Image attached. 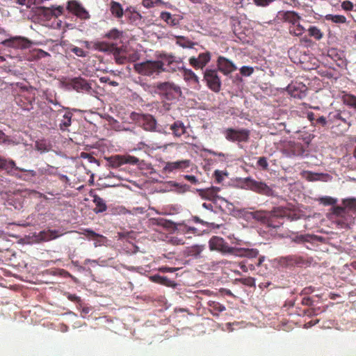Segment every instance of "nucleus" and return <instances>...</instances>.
<instances>
[{
  "label": "nucleus",
  "instance_id": "1",
  "mask_svg": "<svg viewBox=\"0 0 356 356\" xmlns=\"http://www.w3.org/2000/svg\"><path fill=\"white\" fill-rule=\"evenodd\" d=\"M0 168L5 169L8 174L22 179L25 181H30L36 176V172L33 170H25L17 167L13 160L7 161L0 157Z\"/></svg>",
  "mask_w": 356,
  "mask_h": 356
},
{
  "label": "nucleus",
  "instance_id": "2",
  "mask_svg": "<svg viewBox=\"0 0 356 356\" xmlns=\"http://www.w3.org/2000/svg\"><path fill=\"white\" fill-rule=\"evenodd\" d=\"M134 70L139 74L144 76L159 75L165 71L163 67V62L160 60H147V61L135 63L134 65Z\"/></svg>",
  "mask_w": 356,
  "mask_h": 356
},
{
  "label": "nucleus",
  "instance_id": "3",
  "mask_svg": "<svg viewBox=\"0 0 356 356\" xmlns=\"http://www.w3.org/2000/svg\"><path fill=\"white\" fill-rule=\"evenodd\" d=\"M154 93L168 100L178 99L181 95V88L171 82H163L154 88Z\"/></svg>",
  "mask_w": 356,
  "mask_h": 356
},
{
  "label": "nucleus",
  "instance_id": "4",
  "mask_svg": "<svg viewBox=\"0 0 356 356\" xmlns=\"http://www.w3.org/2000/svg\"><path fill=\"white\" fill-rule=\"evenodd\" d=\"M129 118L135 124L142 127L145 131H157L156 120L151 114L134 113L133 111L130 113Z\"/></svg>",
  "mask_w": 356,
  "mask_h": 356
},
{
  "label": "nucleus",
  "instance_id": "5",
  "mask_svg": "<svg viewBox=\"0 0 356 356\" xmlns=\"http://www.w3.org/2000/svg\"><path fill=\"white\" fill-rule=\"evenodd\" d=\"M243 188L251 190L257 193L266 196H272L274 191L264 181H257L251 177H247L241 180Z\"/></svg>",
  "mask_w": 356,
  "mask_h": 356
},
{
  "label": "nucleus",
  "instance_id": "6",
  "mask_svg": "<svg viewBox=\"0 0 356 356\" xmlns=\"http://www.w3.org/2000/svg\"><path fill=\"white\" fill-rule=\"evenodd\" d=\"M282 155L287 158L304 157L305 149L300 143L289 141L284 145L281 149Z\"/></svg>",
  "mask_w": 356,
  "mask_h": 356
},
{
  "label": "nucleus",
  "instance_id": "7",
  "mask_svg": "<svg viewBox=\"0 0 356 356\" xmlns=\"http://www.w3.org/2000/svg\"><path fill=\"white\" fill-rule=\"evenodd\" d=\"M67 89H72L78 92H86L91 94L92 89L91 85L85 79L81 76L74 77L65 83Z\"/></svg>",
  "mask_w": 356,
  "mask_h": 356
},
{
  "label": "nucleus",
  "instance_id": "8",
  "mask_svg": "<svg viewBox=\"0 0 356 356\" xmlns=\"http://www.w3.org/2000/svg\"><path fill=\"white\" fill-rule=\"evenodd\" d=\"M65 10L81 20H87L90 17L88 11L78 0L67 1Z\"/></svg>",
  "mask_w": 356,
  "mask_h": 356
},
{
  "label": "nucleus",
  "instance_id": "9",
  "mask_svg": "<svg viewBox=\"0 0 356 356\" xmlns=\"http://www.w3.org/2000/svg\"><path fill=\"white\" fill-rule=\"evenodd\" d=\"M334 215L336 216L334 222L341 229L349 227L354 220V217L341 207H337L334 209Z\"/></svg>",
  "mask_w": 356,
  "mask_h": 356
},
{
  "label": "nucleus",
  "instance_id": "10",
  "mask_svg": "<svg viewBox=\"0 0 356 356\" xmlns=\"http://www.w3.org/2000/svg\"><path fill=\"white\" fill-rule=\"evenodd\" d=\"M209 249L211 251L220 252L222 254H234L236 252V248L229 247L224 239L219 236H213L209 241Z\"/></svg>",
  "mask_w": 356,
  "mask_h": 356
},
{
  "label": "nucleus",
  "instance_id": "11",
  "mask_svg": "<svg viewBox=\"0 0 356 356\" xmlns=\"http://www.w3.org/2000/svg\"><path fill=\"white\" fill-rule=\"evenodd\" d=\"M224 136L229 141L245 142L250 138V131L246 129H234L228 128L224 131Z\"/></svg>",
  "mask_w": 356,
  "mask_h": 356
},
{
  "label": "nucleus",
  "instance_id": "12",
  "mask_svg": "<svg viewBox=\"0 0 356 356\" xmlns=\"http://www.w3.org/2000/svg\"><path fill=\"white\" fill-rule=\"evenodd\" d=\"M204 79L207 81V86L215 92H218L221 88V81L218 76V72L213 70H207L204 72Z\"/></svg>",
  "mask_w": 356,
  "mask_h": 356
},
{
  "label": "nucleus",
  "instance_id": "13",
  "mask_svg": "<svg viewBox=\"0 0 356 356\" xmlns=\"http://www.w3.org/2000/svg\"><path fill=\"white\" fill-rule=\"evenodd\" d=\"M220 190L218 187H211L207 189H197V192L202 199L208 200L213 204H216L218 200L225 201L223 198L218 195Z\"/></svg>",
  "mask_w": 356,
  "mask_h": 356
},
{
  "label": "nucleus",
  "instance_id": "14",
  "mask_svg": "<svg viewBox=\"0 0 356 356\" xmlns=\"http://www.w3.org/2000/svg\"><path fill=\"white\" fill-rule=\"evenodd\" d=\"M289 94L297 99H303L307 96V87L302 83H291L287 87Z\"/></svg>",
  "mask_w": 356,
  "mask_h": 356
},
{
  "label": "nucleus",
  "instance_id": "15",
  "mask_svg": "<svg viewBox=\"0 0 356 356\" xmlns=\"http://www.w3.org/2000/svg\"><path fill=\"white\" fill-rule=\"evenodd\" d=\"M211 60V54L209 51L201 53L197 58L192 57L188 62L191 65L196 69H202Z\"/></svg>",
  "mask_w": 356,
  "mask_h": 356
},
{
  "label": "nucleus",
  "instance_id": "16",
  "mask_svg": "<svg viewBox=\"0 0 356 356\" xmlns=\"http://www.w3.org/2000/svg\"><path fill=\"white\" fill-rule=\"evenodd\" d=\"M1 43L6 47L11 48H28L30 42L28 39L19 36L10 38Z\"/></svg>",
  "mask_w": 356,
  "mask_h": 356
},
{
  "label": "nucleus",
  "instance_id": "17",
  "mask_svg": "<svg viewBox=\"0 0 356 356\" xmlns=\"http://www.w3.org/2000/svg\"><path fill=\"white\" fill-rule=\"evenodd\" d=\"M24 198L21 192H16L8 195L6 204L13 207L17 210L23 207Z\"/></svg>",
  "mask_w": 356,
  "mask_h": 356
},
{
  "label": "nucleus",
  "instance_id": "18",
  "mask_svg": "<svg viewBox=\"0 0 356 356\" xmlns=\"http://www.w3.org/2000/svg\"><path fill=\"white\" fill-rule=\"evenodd\" d=\"M190 165L189 160H181L174 162H168L164 168H163V170L167 173H170L174 171H177L179 170H183L188 168Z\"/></svg>",
  "mask_w": 356,
  "mask_h": 356
},
{
  "label": "nucleus",
  "instance_id": "19",
  "mask_svg": "<svg viewBox=\"0 0 356 356\" xmlns=\"http://www.w3.org/2000/svg\"><path fill=\"white\" fill-rule=\"evenodd\" d=\"M217 65H218L219 70L224 74H228V73H232L236 70V67L233 62L222 56L219 57L217 60Z\"/></svg>",
  "mask_w": 356,
  "mask_h": 356
},
{
  "label": "nucleus",
  "instance_id": "20",
  "mask_svg": "<svg viewBox=\"0 0 356 356\" xmlns=\"http://www.w3.org/2000/svg\"><path fill=\"white\" fill-rule=\"evenodd\" d=\"M151 220L153 225L161 227L167 230H179L178 225L170 220L159 217L153 218Z\"/></svg>",
  "mask_w": 356,
  "mask_h": 356
},
{
  "label": "nucleus",
  "instance_id": "21",
  "mask_svg": "<svg viewBox=\"0 0 356 356\" xmlns=\"http://www.w3.org/2000/svg\"><path fill=\"white\" fill-rule=\"evenodd\" d=\"M62 235L63 234L59 233V232L56 229H47L39 232L38 238L42 241H49L54 240Z\"/></svg>",
  "mask_w": 356,
  "mask_h": 356
},
{
  "label": "nucleus",
  "instance_id": "22",
  "mask_svg": "<svg viewBox=\"0 0 356 356\" xmlns=\"http://www.w3.org/2000/svg\"><path fill=\"white\" fill-rule=\"evenodd\" d=\"M282 262L286 266H300L304 264L303 257L298 254H289L281 258Z\"/></svg>",
  "mask_w": 356,
  "mask_h": 356
},
{
  "label": "nucleus",
  "instance_id": "23",
  "mask_svg": "<svg viewBox=\"0 0 356 356\" xmlns=\"http://www.w3.org/2000/svg\"><path fill=\"white\" fill-rule=\"evenodd\" d=\"M160 19L171 27H176L180 23V19L178 16L172 15L168 11H163L161 13Z\"/></svg>",
  "mask_w": 356,
  "mask_h": 356
},
{
  "label": "nucleus",
  "instance_id": "24",
  "mask_svg": "<svg viewBox=\"0 0 356 356\" xmlns=\"http://www.w3.org/2000/svg\"><path fill=\"white\" fill-rule=\"evenodd\" d=\"M110 10L114 17L120 19L125 15V10L121 4L117 1H111L110 3Z\"/></svg>",
  "mask_w": 356,
  "mask_h": 356
},
{
  "label": "nucleus",
  "instance_id": "25",
  "mask_svg": "<svg viewBox=\"0 0 356 356\" xmlns=\"http://www.w3.org/2000/svg\"><path fill=\"white\" fill-rule=\"evenodd\" d=\"M170 129L172 132V135L175 138H180L186 133V127L184 123L177 120L170 125Z\"/></svg>",
  "mask_w": 356,
  "mask_h": 356
},
{
  "label": "nucleus",
  "instance_id": "26",
  "mask_svg": "<svg viewBox=\"0 0 356 356\" xmlns=\"http://www.w3.org/2000/svg\"><path fill=\"white\" fill-rule=\"evenodd\" d=\"M64 110L65 112L63 115V119L60 120L59 125L62 131H66L67 127H70L72 124V113L70 112L69 108H64Z\"/></svg>",
  "mask_w": 356,
  "mask_h": 356
},
{
  "label": "nucleus",
  "instance_id": "27",
  "mask_svg": "<svg viewBox=\"0 0 356 356\" xmlns=\"http://www.w3.org/2000/svg\"><path fill=\"white\" fill-rule=\"evenodd\" d=\"M280 15L284 20V22H288L291 24V25L294 24L295 23L300 22V17L294 11H285L280 13Z\"/></svg>",
  "mask_w": 356,
  "mask_h": 356
},
{
  "label": "nucleus",
  "instance_id": "28",
  "mask_svg": "<svg viewBox=\"0 0 356 356\" xmlns=\"http://www.w3.org/2000/svg\"><path fill=\"white\" fill-rule=\"evenodd\" d=\"M234 255H238L242 257H246L250 259L255 258L259 255V252L257 249H236Z\"/></svg>",
  "mask_w": 356,
  "mask_h": 356
},
{
  "label": "nucleus",
  "instance_id": "29",
  "mask_svg": "<svg viewBox=\"0 0 356 356\" xmlns=\"http://www.w3.org/2000/svg\"><path fill=\"white\" fill-rule=\"evenodd\" d=\"M92 202L96 205V207L93 209V211L96 213H103L107 209L104 200L97 195L92 196Z\"/></svg>",
  "mask_w": 356,
  "mask_h": 356
},
{
  "label": "nucleus",
  "instance_id": "30",
  "mask_svg": "<svg viewBox=\"0 0 356 356\" xmlns=\"http://www.w3.org/2000/svg\"><path fill=\"white\" fill-rule=\"evenodd\" d=\"M125 15L128 17L131 23L138 24L142 19L141 15L134 8L129 7L125 10Z\"/></svg>",
  "mask_w": 356,
  "mask_h": 356
},
{
  "label": "nucleus",
  "instance_id": "31",
  "mask_svg": "<svg viewBox=\"0 0 356 356\" xmlns=\"http://www.w3.org/2000/svg\"><path fill=\"white\" fill-rule=\"evenodd\" d=\"M38 172L41 175L56 176L58 175V168L49 164H44L38 168Z\"/></svg>",
  "mask_w": 356,
  "mask_h": 356
},
{
  "label": "nucleus",
  "instance_id": "32",
  "mask_svg": "<svg viewBox=\"0 0 356 356\" xmlns=\"http://www.w3.org/2000/svg\"><path fill=\"white\" fill-rule=\"evenodd\" d=\"M250 214L254 220L264 224H268V218L270 216L268 212L261 210L251 212Z\"/></svg>",
  "mask_w": 356,
  "mask_h": 356
},
{
  "label": "nucleus",
  "instance_id": "33",
  "mask_svg": "<svg viewBox=\"0 0 356 356\" xmlns=\"http://www.w3.org/2000/svg\"><path fill=\"white\" fill-rule=\"evenodd\" d=\"M214 204L215 203H213V202H211V203H202V207L204 208L206 210H207V212L203 213L202 214V216L203 218H204L207 220H213L214 218L216 213H218L213 209Z\"/></svg>",
  "mask_w": 356,
  "mask_h": 356
},
{
  "label": "nucleus",
  "instance_id": "34",
  "mask_svg": "<svg viewBox=\"0 0 356 356\" xmlns=\"http://www.w3.org/2000/svg\"><path fill=\"white\" fill-rule=\"evenodd\" d=\"M107 165L112 168H118L124 164V156L115 155L111 157L106 158Z\"/></svg>",
  "mask_w": 356,
  "mask_h": 356
},
{
  "label": "nucleus",
  "instance_id": "35",
  "mask_svg": "<svg viewBox=\"0 0 356 356\" xmlns=\"http://www.w3.org/2000/svg\"><path fill=\"white\" fill-rule=\"evenodd\" d=\"M175 38H177V42H175V43L182 48H194L197 44L185 36L177 35L175 36Z\"/></svg>",
  "mask_w": 356,
  "mask_h": 356
},
{
  "label": "nucleus",
  "instance_id": "36",
  "mask_svg": "<svg viewBox=\"0 0 356 356\" xmlns=\"http://www.w3.org/2000/svg\"><path fill=\"white\" fill-rule=\"evenodd\" d=\"M289 33L293 35L300 36L302 35L305 31V28L300 24V21H298L293 25H290Z\"/></svg>",
  "mask_w": 356,
  "mask_h": 356
},
{
  "label": "nucleus",
  "instance_id": "37",
  "mask_svg": "<svg viewBox=\"0 0 356 356\" xmlns=\"http://www.w3.org/2000/svg\"><path fill=\"white\" fill-rule=\"evenodd\" d=\"M65 10L63 6H51L50 8H44V13L47 15H52L56 17L60 16Z\"/></svg>",
  "mask_w": 356,
  "mask_h": 356
},
{
  "label": "nucleus",
  "instance_id": "38",
  "mask_svg": "<svg viewBox=\"0 0 356 356\" xmlns=\"http://www.w3.org/2000/svg\"><path fill=\"white\" fill-rule=\"evenodd\" d=\"M321 238V236L305 234L296 236L293 239V241H295L296 243H305V241H306L307 243H310V241H320Z\"/></svg>",
  "mask_w": 356,
  "mask_h": 356
},
{
  "label": "nucleus",
  "instance_id": "39",
  "mask_svg": "<svg viewBox=\"0 0 356 356\" xmlns=\"http://www.w3.org/2000/svg\"><path fill=\"white\" fill-rule=\"evenodd\" d=\"M328 118L331 123H337L338 121L346 122V119L343 118L341 111H333L329 113Z\"/></svg>",
  "mask_w": 356,
  "mask_h": 356
},
{
  "label": "nucleus",
  "instance_id": "40",
  "mask_svg": "<svg viewBox=\"0 0 356 356\" xmlns=\"http://www.w3.org/2000/svg\"><path fill=\"white\" fill-rule=\"evenodd\" d=\"M343 204L346 210L356 212V198H348L343 200Z\"/></svg>",
  "mask_w": 356,
  "mask_h": 356
},
{
  "label": "nucleus",
  "instance_id": "41",
  "mask_svg": "<svg viewBox=\"0 0 356 356\" xmlns=\"http://www.w3.org/2000/svg\"><path fill=\"white\" fill-rule=\"evenodd\" d=\"M325 19L327 21L332 22L333 23H339L342 24L346 22V18L343 15H327L325 17Z\"/></svg>",
  "mask_w": 356,
  "mask_h": 356
},
{
  "label": "nucleus",
  "instance_id": "42",
  "mask_svg": "<svg viewBox=\"0 0 356 356\" xmlns=\"http://www.w3.org/2000/svg\"><path fill=\"white\" fill-rule=\"evenodd\" d=\"M308 33L311 37L314 38L316 40H320L323 37V33L321 30L316 26H310L308 28Z\"/></svg>",
  "mask_w": 356,
  "mask_h": 356
},
{
  "label": "nucleus",
  "instance_id": "43",
  "mask_svg": "<svg viewBox=\"0 0 356 356\" xmlns=\"http://www.w3.org/2000/svg\"><path fill=\"white\" fill-rule=\"evenodd\" d=\"M343 102L346 105L356 110V96L346 95L343 97Z\"/></svg>",
  "mask_w": 356,
  "mask_h": 356
},
{
  "label": "nucleus",
  "instance_id": "44",
  "mask_svg": "<svg viewBox=\"0 0 356 356\" xmlns=\"http://www.w3.org/2000/svg\"><path fill=\"white\" fill-rule=\"evenodd\" d=\"M143 6L146 8H151L159 5H163L165 3L161 0H143Z\"/></svg>",
  "mask_w": 356,
  "mask_h": 356
},
{
  "label": "nucleus",
  "instance_id": "45",
  "mask_svg": "<svg viewBox=\"0 0 356 356\" xmlns=\"http://www.w3.org/2000/svg\"><path fill=\"white\" fill-rule=\"evenodd\" d=\"M169 147H172L179 149L181 147V144L172 142L165 143L164 145H161L159 146L157 148L162 151L163 152H165V151H167Z\"/></svg>",
  "mask_w": 356,
  "mask_h": 356
},
{
  "label": "nucleus",
  "instance_id": "46",
  "mask_svg": "<svg viewBox=\"0 0 356 356\" xmlns=\"http://www.w3.org/2000/svg\"><path fill=\"white\" fill-rule=\"evenodd\" d=\"M227 177V172L224 171H220L219 170H215L213 172V177L217 183H221L224 178Z\"/></svg>",
  "mask_w": 356,
  "mask_h": 356
},
{
  "label": "nucleus",
  "instance_id": "47",
  "mask_svg": "<svg viewBox=\"0 0 356 356\" xmlns=\"http://www.w3.org/2000/svg\"><path fill=\"white\" fill-rule=\"evenodd\" d=\"M122 35V32L118 31L116 29H113L111 30L108 33H107L105 35V37L107 38L111 39V40H116L120 38V37Z\"/></svg>",
  "mask_w": 356,
  "mask_h": 356
},
{
  "label": "nucleus",
  "instance_id": "48",
  "mask_svg": "<svg viewBox=\"0 0 356 356\" xmlns=\"http://www.w3.org/2000/svg\"><path fill=\"white\" fill-rule=\"evenodd\" d=\"M318 202L323 205H333L337 202V200L330 196L319 197Z\"/></svg>",
  "mask_w": 356,
  "mask_h": 356
},
{
  "label": "nucleus",
  "instance_id": "49",
  "mask_svg": "<svg viewBox=\"0 0 356 356\" xmlns=\"http://www.w3.org/2000/svg\"><path fill=\"white\" fill-rule=\"evenodd\" d=\"M83 234H84L88 239H95L98 236H100L101 234L95 232L92 229H89V228H86L83 229Z\"/></svg>",
  "mask_w": 356,
  "mask_h": 356
},
{
  "label": "nucleus",
  "instance_id": "50",
  "mask_svg": "<svg viewBox=\"0 0 356 356\" xmlns=\"http://www.w3.org/2000/svg\"><path fill=\"white\" fill-rule=\"evenodd\" d=\"M71 51L78 57L85 58L87 56V53L81 47L72 46L71 47Z\"/></svg>",
  "mask_w": 356,
  "mask_h": 356
},
{
  "label": "nucleus",
  "instance_id": "51",
  "mask_svg": "<svg viewBox=\"0 0 356 356\" xmlns=\"http://www.w3.org/2000/svg\"><path fill=\"white\" fill-rule=\"evenodd\" d=\"M81 157L82 159H87L90 163H97L99 165L98 160L88 152H81Z\"/></svg>",
  "mask_w": 356,
  "mask_h": 356
},
{
  "label": "nucleus",
  "instance_id": "52",
  "mask_svg": "<svg viewBox=\"0 0 356 356\" xmlns=\"http://www.w3.org/2000/svg\"><path fill=\"white\" fill-rule=\"evenodd\" d=\"M114 57H115V62L119 64H123L127 60L126 56H124L123 55H120L118 48L115 49V51L114 52Z\"/></svg>",
  "mask_w": 356,
  "mask_h": 356
},
{
  "label": "nucleus",
  "instance_id": "53",
  "mask_svg": "<svg viewBox=\"0 0 356 356\" xmlns=\"http://www.w3.org/2000/svg\"><path fill=\"white\" fill-rule=\"evenodd\" d=\"M139 163V159L134 156L127 155L124 156V164L137 165Z\"/></svg>",
  "mask_w": 356,
  "mask_h": 356
},
{
  "label": "nucleus",
  "instance_id": "54",
  "mask_svg": "<svg viewBox=\"0 0 356 356\" xmlns=\"http://www.w3.org/2000/svg\"><path fill=\"white\" fill-rule=\"evenodd\" d=\"M257 167L261 168L263 170H267L268 166L267 159L265 156L259 157V159H257Z\"/></svg>",
  "mask_w": 356,
  "mask_h": 356
},
{
  "label": "nucleus",
  "instance_id": "55",
  "mask_svg": "<svg viewBox=\"0 0 356 356\" xmlns=\"http://www.w3.org/2000/svg\"><path fill=\"white\" fill-rule=\"evenodd\" d=\"M253 72H254V69L250 66L245 65V66H242L240 68V73L243 76H250L252 74Z\"/></svg>",
  "mask_w": 356,
  "mask_h": 356
},
{
  "label": "nucleus",
  "instance_id": "56",
  "mask_svg": "<svg viewBox=\"0 0 356 356\" xmlns=\"http://www.w3.org/2000/svg\"><path fill=\"white\" fill-rule=\"evenodd\" d=\"M274 0H253L254 3L257 6L265 7L267 6L270 3Z\"/></svg>",
  "mask_w": 356,
  "mask_h": 356
},
{
  "label": "nucleus",
  "instance_id": "57",
  "mask_svg": "<svg viewBox=\"0 0 356 356\" xmlns=\"http://www.w3.org/2000/svg\"><path fill=\"white\" fill-rule=\"evenodd\" d=\"M328 122H330L329 121V119L327 120L323 116H320L316 119V122H315V124H320L321 126H326V124H328Z\"/></svg>",
  "mask_w": 356,
  "mask_h": 356
},
{
  "label": "nucleus",
  "instance_id": "58",
  "mask_svg": "<svg viewBox=\"0 0 356 356\" xmlns=\"http://www.w3.org/2000/svg\"><path fill=\"white\" fill-rule=\"evenodd\" d=\"M240 282L245 285H248L249 286H252L254 285V279L252 277H248L245 279H241L240 280Z\"/></svg>",
  "mask_w": 356,
  "mask_h": 356
},
{
  "label": "nucleus",
  "instance_id": "59",
  "mask_svg": "<svg viewBox=\"0 0 356 356\" xmlns=\"http://www.w3.org/2000/svg\"><path fill=\"white\" fill-rule=\"evenodd\" d=\"M93 240H95V243H93V245H95V247H98L104 243V242L106 241V238L104 236L100 235V236H98L97 238H96V239Z\"/></svg>",
  "mask_w": 356,
  "mask_h": 356
},
{
  "label": "nucleus",
  "instance_id": "60",
  "mask_svg": "<svg viewBox=\"0 0 356 356\" xmlns=\"http://www.w3.org/2000/svg\"><path fill=\"white\" fill-rule=\"evenodd\" d=\"M65 296L67 299H69L70 300H71L72 302H79L81 301V299L79 296H76L75 294L65 293Z\"/></svg>",
  "mask_w": 356,
  "mask_h": 356
},
{
  "label": "nucleus",
  "instance_id": "61",
  "mask_svg": "<svg viewBox=\"0 0 356 356\" xmlns=\"http://www.w3.org/2000/svg\"><path fill=\"white\" fill-rule=\"evenodd\" d=\"M193 220L195 222H198V223H200L202 225H211V226H214V223L213 222H210L206 221L204 220H202V219L200 218L197 216H193Z\"/></svg>",
  "mask_w": 356,
  "mask_h": 356
},
{
  "label": "nucleus",
  "instance_id": "62",
  "mask_svg": "<svg viewBox=\"0 0 356 356\" xmlns=\"http://www.w3.org/2000/svg\"><path fill=\"white\" fill-rule=\"evenodd\" d=\"M152 280L155 282H159L161 284H165V281L167 280V278L161 277L159 275H154L151 277Z\"/></svg>",
  "mask_w": 356,
  "mask_h": 356
},
{
  "label": "nucleus",
  "instance_id": "63",
  "mask_svg": "<svg viewBox=\"0 0 356 356\" xmlns=\"http://www.w3.org/2000/svg\"><path fill=\"white\" fill-rule=\"evenodd\" d=\"M203 250L202 245H195L193 247L192 252L194 255H199Z\"/></svg>",
  "mask_w": 356,
  "mask_h": 356
},
{
  "label": "nucleus",
  "instance_id": "64",
  "mask_svg": "<svg viewBox=\"0 0 356 356\" xmlns=\"http://www.w3.org/2000/svg\"><path fill=\"white\" fill-rule=\"evenodd\" d=\"M354 7V6L353 5V3L349 1H345L343 2L342 3V8L343 9H345L346 10H350L353 9V8Z\"/></svg>",
  "mask_w": 356,
  "mask_h": 356
}]
</instances>
